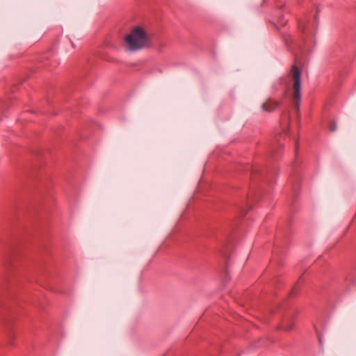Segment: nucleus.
Masks as SVG:
<instances>
[{
    "label": "nucleus",
    "mask_w": 356,
    "mask_h": 356,
    "mask_svg": "<svg viewBox=\"0 0 356 356\" xmlns=\"http://www.w3.org/2000/svg\"><path fill=\"white\" fill-rule=\"evenodd\" d=\"M149 37L140 26L134 27L131 33L124 37L127 49L131 51H136L149 46Z\"/></svg>",
    "instance_id": "1"
},
{
    "label": "nucleus",
    "mask_w": 356,
    "mask_h": 356,
    "mask_svg": "<svg viewBox=\"0 0 356 356\" xmlns=\"http://www.w3.org/2000/svg\"><path fill=\"white\" fill-rule=\"evenodd\" d=\"M300 77L301 70L297 67L296 65H293L288 74V78L293 82V99L294 106L298 109L300 104L301 93H300Z\"/></svg>",
    "instance_id": "2"
},
{
    "label": "nucleus",
    "mask_w": 356,
    "mask_h": 356,
    "mask_svg": "<svg viewBox=\"0 0 356 356\" xmlns=\"http://www.w3.org/2000/svg\"><path fill=\"white\" fill-rule=\"evenodd\" d=\"M251 170L252 180L254 182H256L257 179H261L262 181L270 184L276 175L275 167L254 166L251 168Z\"/></svg>",
    "instance_id": "3"
},
{
    "label": "nucleus",
    "mask_w": 356,
    "mask_h": 356,
    "mask_svg": "<svg viewBox=\"0 0 356 356\" xmlns=\"http://www.w3.org/2000/svg\"><path fill=\"white\" fill-rule=\"evenodd\" d=\"M40 61L49 70L56 67L59 64L57 55L51 50L42 55Z\"/></svg>",
    "instance_id": "4"
},
{
    "label": "nucleus",
    "mask_w": 356,
    "mask_h": 356,
    "mask_svg": "<svg viewBox=\"0 0 356 356\" xmlns=\"http://www.w3.org/2000/svg\"><path fill=\"white\" fill-rule=\"evenodd\" d=\"M280 105V102L273 100L272 99H268L261 105V108L263 111L271 113L275 111V108H277Z\"/></svg>",
    "instance_id": "5"
},
{
    "label": "nucleus",
    "mask_w": 356,
    "mask_h": 356,
    "mask_svg": "<svg viewBox=\"0 0 356 356\" xmlns=\"http://www.w3.org/2000/svg\"><path fill=\"white\" fill-rule=\"evenodd\" d=\"M296 164H293V175L291 177V181L292 182L293 187L294 190H296L298 188L299 181H300V175L298 170L296 168Z\"/></svg>",
    "instance_id": "6"
},
{
    "label": "nucleus",
    "mask_w": 356,
    "mask_h": 356,
    "mask_svg": "<svg viewBox=\"0 0 356 356\" xmlns=\"http://www.w3.org/2000/svg\"><path fill=\"white\" fill-rule=\"evenodd\" d=\"M248 201L245 200L243 201L240 205L238 206V210L240 212V214L241 216L244 217L245 214L247 213V208L248 207V209H251V206L248 205Z\"/></svg>",
    "instance_id": "7"
},
{
    "label": "nucleus",
    "mask_w": 356,
    "mask_h": 356,
    "mask_svg": "<svg viewBox=\"0 0 356 356\" xmlns=\"http://www.w3.org/2000/svg\"><path fill=\"white\" fill-rule=\"evenodd\" d=\"M283 147L282 144H277L276 147H274L272 149L271 154L272 156L275 159L279 154V151H280Z\"/></svg>",
    "instance_id": "8"
},
{
    "label": "nucleus",
    "mask_w": 356,
    "mask_h": 356,
    "mask_svg": "<svg viewBox=\"0 0 356 356\" xmlns=\"http://www.w3.org/2000/svg\"><path fill=\"white\" fill-rule=\"evenodd\" d=\"M328 129L331 132H334L337 130V126L334 120H332L329 122Z\"/></svg>",
    "instance_id": "9"
},
{
    "label": "nucleus",
    "mask_w": 356,
    "mask_h": 356,
    "mask_svg": "<svg viewBox=\"0 0 356 356\" xmlns=\"http://www.w3.org/2000/svg\"><path fill=\"white\" fill-rule=\"evenodd\" d=\"M320 12V8L318 6L316 8V15L315 16H313V26H314V24L318 23V15Z\"/></svg>",
    "instance_id": "10"
},
{
    "label": "nucleus",
    "mask_w": 356,
    "mask_h": 356,
    "mask_svg": "<svg viewBox=\"0 0 356 356\" xmlns=\"http://www.w3.org/2000/svg\"><path fill=\"white\" fill-rule=\"evenodd\" d=\"M278 14H277V22L278 23L281 24V25L284 26L285 24V22L282 23L281 22V19L284 17V14L280 11V10H277Z\"/></svg>",
    "instance_id": "11"
},
{
    "label": "nucleus",
    "mask_w": 356,
    "mask_h": 356,
    "mask_svg": "<svg viewBox=\"0 0 356 356\" xmlns=\"http://www.w3.org/2000/svg\"><path fill=\"white\" fill-rule=\"evenodd\" d=\"M293 327V323H291L289 325H283V330H284L285 331H291Z\"/></svg>",
    "instance_id": "12"
},
{
    "label": "nucleus",
    "mask_w": 356,
    "mask_h": 356,
    "mask_svg": "<svg viewBox=\"0 0 356 356\" xmlns=\"http://www.w3.org/2000/svg\"><path fill=\"white\" fill-rule=\"evenodd\" d=\"M317 338H318V340L319 345L322 347L323 346L322 337H321V334L318 332H317Z\"/></svg>",
    "instance_id": "13"
},
{
    "label": "nucleus",
    "mask_w": 356,
    "mask_h": 356,
    "mask_svg": "<svg viewBox=\"0 0 356 356\" xmlns=\"http://www.w3.org/2000/svg\"><path fill=\"white\" fill-rule=\"evenodd\" d=\"M298 147V141H296V144H295V152H296V154H297Z\"/></svg>",
    "instance_id": "14"
},
{
    "label": "nucleus",
    "mask_w": 356,
    "mask_h": 356,
    "mask_svg": "<svg viewBox=\"0 0 356 356\" xmlns=\"http://www.w3.org/2000/svg\"><path fill=\"white\" fill-rule=\"evenodd\" d=\"M312 35H313V48H314V45H315V42H316L314 40L315 33L314 31H313Z\"/></svg>",
    "instance_id": "15"
},
{
    "label": "nucleus",
    "mask_w": 356,
    "mask_h": 356,
    "mask_svg": "<svg viewBox=\"0 0 356 356\" xmlns=\"http://www.w3.org/2000/svg\"><path fill=\"white\" fill-rule=\"evenodd\" d=\"M257 195H255V196H257ZM248 198H249L250 200H251V199H258L259 197H253V196H252V195H251V196H249V197H248Z\"/></svg>",
    "instance_id": "16"
},
{
    "label": "nucleus",
    "mask_w": 356,
    "mask_h": 356,
    "mask_svg": "<svg viewBox=\"0 0 356 356\" xmlns=\"http://www.w3.org/2000/svg\"><path fill=\"white\" fill-rule=\"evenodd\" d=\"M296 293L295 288L291 291V295H294Z\"/></svg>",
    "instance_id": "17"
},
{
    "label": "nucleus",
    "mask_w": 356,
    "mask_h": 356,
    "mask_svg": "<svg viewBox=\"0 0 356 356\" xmlns=\"http://www.w3.org/2000/svg\"><path fill=\"white\" fill-rule=\"evenodd\" d=\"M228 262H229V258H227V259H226V265L227 266L228 265Z\"/></svg>",
    "instance_id": "18"
},
{
    "label": "nucleus",
    "mask_w": 356,
    "mask_h": 356,
    "mask_svg": "<svg viewBox=\"0 0 356 356\" xmlns=\"http://www.w3.org/2000/svg\"><path fill=\"white\" fill-rule=\"evenodd\" d=\"M343 72L341 71V72H339V76H343Z\"/></svg>",
    "instance_id": "19"
},
{
    "label": "nucleus",
    "mask_w": 356,
    "mask_h": 356,
    "mask_svg": "<svg viewBox=\"0 0 356 356\" xmlns=\"http://www.w3.org/2000/svg\"><path fill=\"white\" fill-rule=\"evenodd\" d=\"M313 328L315 329V330L317 332L316 327V326L314 324H313Z\"/></svg>",
    "instance_id": "20"
},
{
    "label": "nucleus",
    "mask_w": 356,
    "mask_h": 356,
    "mask_svg": "<svg viewBox=\"0 0 356 356\" xmlns=\"http://www.w3.org/2000/svg\"><path fill=\"white\" fill-rule=\"evenodd\" d=\"M312 140H313V143H314V136H313Z\"/></svg>",
    "instance_id": "21"
}]
</instances>
